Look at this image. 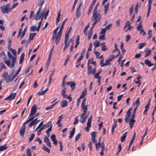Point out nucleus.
I'll list each match as a JSON object with an SVG mask.
<instances>
[{
    "instance_id": "32",
    "label": "nucleus",
    "mask_w": 156,
    "mask_h": 156,
    "mask_svg": "<svg viewBox=\"0 0 156 156\" xmlns=\"http://www.w3.org/2000/svg\"><path fill=\"white\" fill-rule=\"evenodd\" d=\"M146 45V43L145 42H144L143 43H140L138 44V48L139 49H142Z\"/></svg>"
},
{
    "instance_id": "46",
    "label": "nucleus",
    "mask_w": 156,
    "mask_h": 156,
    "mask_svg": "<svg viewBox=\"0 0 156 156\" xmlns=\"http://www.w3.org/2000/svg\"><path fill=\"white\" fill-rule=\"evenodd\" d=\"M82 60L78 59L77 60V61L76 62V68H78L80 65V63H81V61Z\"/></svg>"
},
{
    "instance_id": "12",
    "label": "nucleus",
    "mask_w": 156,
    "mask_h": 156,
    "mask_svg": "<svg viewBox=\"0 0 156 156\" xmlns=\"http://www.w3.org/2000/svg\"><path fill=\"white\" fill-rule=\"evenodd\" d=\"M67 84L70 86L72 90H74L75 88V83L72 82H67Z\"/></svg>"
},
{
    "instance_id": "26",
    "label": "nucleus",
    "mask_w": 156,
    "mask_h": 156,
    "mask_svg": "<svg viewBox=\"0 0 156 156\" xmlns=\"http://www.w3.org/2000/svg\"><path fill=\"white\" fill-rule=\"evenodd\" d=\"M42 148L44 151H47L48 153H50V149L44 145H43Z\"/></svg>"
},
{
    "instance_id": "24",
    "label": "nucleus",
    "mask_w": 156,
    "mask_h": 156,
    "mask_svg": "<svg viewBox=\"0 0 156 156\" xmlns=\"http://www.w3.org/2000/svg\"><path fill=\"white\" fill-rule=\"evenodd\" d=\"M51 121H49V122H48V123H47V124L44 125V126H43L42 127H41L40 129L39 130H40V131H41H41L44 128V126H46L45 128L48 127L51 124Z\"/></svg>"
},
{
    "instance_id": "29",
    "label": "nucleus",
    "mask_w": 156,
    "mask_h": 156,
    "mask_svg": "<svg viewBox=\"0 0 156 156\" xmlns=\"http://www.w3.org/2000/svg\"><path fill=\"white\" fill-rule=\"evenodd\" d=\"M6 56L5 55V52L3 51L0 53V57L5 59L6 58Z\"/></svg>"
},
{
    "instance_id": "57",
    "label": "nucleus",
    "mask_w": 156,
    "mask_h": 156,
    "mask_svg": "<svg viewBox=\"0 0 156 156\" xmlns=\"http://www.w3.org/2000/svg\"><path fill=\"white\" fill-rule=\"evenodd\" d=\"M7 55H8V57L9 58H11L12 59L13 58H16L13 57V56L11 55V53L9 51H8L7 52Z\"/></svg>"
},
{
    "instance_id": "21",
    "label": "nucleus",
    "mask_w": 156,
    "mask_h": 156,
    "mask_svg": "<svg viewBox=\"0 0 156 156\" xmlns=\"http://www.w3.org/2000/svg\"><path fill=\"white\" fill-rule=\"evenodd\" d=\"M109 3H108L104 5L105 8L104 13L105 14H106L107 12L108 9Z\"/></svg>"
},
{
    "instance_id": "36",
    "label": "nucleus",
    "mask_w": 156,
    "mask_h": 156,
    "mask_svg": "<svg viewBox=\"0 0 156 156\" xmlns=\"http://www.w3.org/2000/svg\"><path fill=\"white\" fill-rule=\"evenodd\" d=\"M59 144L60 151L62 152L63 149V145H62V141H58Z\"/></svg>"
},
{
    "instance_id": "11",
    "label": "nucleus",
    "mask_w": 156,
    "mask_h": 156,
    "mask_svg": "<svg viewBox=\"0 0 156 156\" xmlns=\"http://www.w3.org/2000/svg\"><path fill=\"white\" fill-rule=\"evenodd\" d=\"M62 34H61L58 33L55 39V42L56 43V45L60 41Z\"/></svg>"
},
{
    "instance_id": "63",
    "label": "nucleus",
    "mask_w": 156,
    "mask_h": 156,
    "mask_svg": "<svg viewBox=\"0 0 156 156\" xmlns=\"http://www.w3.org/2000/svg\"><path fill=\"white\" fill-rule=\"evenodd\" d=\"M138 4H136L134 8V10L135 12L136 13H137L138 10Z\"/></svg>"
},
{
    "instance_id": "25",
    "label": "nucleus",
    "mask_w": 156,
    "mask_h": 156,
    "mask_svg": "<svg viewBox=\"0 0 156 156\" xmlns=\"http://www.w3.org/2000/svg\"><path fill=\"white\" fill-rule=\"evenodd\" d=\"M79 41H80V36L78 35L77 36V37H76V44L74 46V47L75 48H77V46L80 43Z\"/></svg>"
},
{
    "instance_id": "20",
    "label": "nucleus",
    "mask_w": 156,
    "mask_h": 156,
    "mask_svg": "<svg viewBox=\"0 0 156 156\" xmlns=\"http://www.w3.org/2000/svg\"><path fill=\"white\" fill-rule=\"evenodd\" d=\"M25 56V54L24 53H23L21 54L20 57V64H21L23 63L24 58Z\"/></svg>"
},
{
    "instance_id": "33",
    "label": "nucleus",
    "mask_w": 156,
    "mask_h": 156,
    "mask_svg": "<svg viewBox=\"0 0 156 156\" xmlns=\"http://www.w3.org/2000/svg\"><path fill=\"white\" fill-rule=\"evenodd\" d=\"M45 2V0H39V1L37 4L38 6H42L44 4Z\"/></svg>"
},
{
    "instance_id": "5",
    "label": "nucleus",
    "mask_w": 156,
    "mask_h": 156,
    "mask_svg": "<svg viewBox=\"0 0 156 156\" xmlns=\"http://www.w3.org/2000/svg\"><path fill=\"white\" fill-rule=\"evenodd\" d=\"M92 119V116L91 115L89 118L88 119L87 123V127L84 128V130L87 131V132H89V129L91 126V121Z\"/></svg>"
},
{
    "instance_id": "18",
    "label": "nucleus",
    "mask_w": 156,
    "mask_h": 156,
    "mask_svg": "<svg viewBox=\"0 0 156 156\" xmlns=\"http://www.w3.org/2000/svg\"><path fill=\"white\" fill-rule=\"evenodd\" d=\"M90 64V61L89 60L88 61L87 63V65L88 66L87 67V73L88 75H89L91 71L92 70V66H89V65Z\"/></svg>"
},
{
    "instance_id": "49",
    "label": "nucleus",
    "mask_w": 156,
    "mask_h": 156,
    "mask_svg": "<svg viewBox=\"0 0 156 156\" xmlns=\"http://www.w3.org/2000/svg\"><path fill=\"white\" fill-rule=\"evenodd\" d=\"M78 0H75L74 3L73 5V7H72V9L71 10V12H73L74 10L76 5V4L77 2L78 1Z\"/></svg>"
},
{
    "instance_id": "16",
    "label": "nucleus",
    "mask_w": 156,
    "mask_h": 156,
    "mask_svg": "<svg viewBox=\"0 0 156 156\" xmlns=\"http://www.w3.org/2000/svg\"><path fill=\"white\" fill-rule=\"evenodd\" d=\"M144 63L146 65H147L148 67H151L154 65V64L152 63L148 59L145 60Z\"/></svg>"
},
{
    "instance_id": "9",
    "label": "nucleus",
    "mask_w": 156,
    "mask_h": 156,
    "mask_svg": "<svg viewBox=\"0 0 156 156\" xmlns=\"http://www.w3.org/2000/svg\"><path fill=\"white\" fill-rule=\"evenodd\" d=\"M25 129L26 126H24L22 125L20 129L19 133L20 135L22 137H23L24 136V133L25 131Z\"/></svg>"
},
{
    "instance_id": "60",
    "label": "nucleus",
    "mask_w": 156,
    "mask_h": 156,
    "mask_svg": "<svg viewBox=\"0 0 156 156\" xmlns=\"http://www.w3.org/2000/svg\"><path fill=\"white\" fill-rule=\"evenodd\" d=\"M106 28H102L101 29V31L100 33V34H105V33L106 32Z\"/></svg>"
},
{
    "instance_id": "55",
    "label": "nucleus",
    "mask_w": 156,
    "mask_h": 156,
    "mask_svg": "<svg viewBox=\"0 0 156 156\" xmlns=\"http://www.w3.org/2000/svg\"><path fill=\"white\" fill-rule=\"evenodd\" d=\"M81 136V134L80 133H78L76 136L75 138V141H77L80 138Z\"/></svg>"
},
{
    "instance_id": "58",
    "label": "nucleus",
    "mask_w": 156,
    "mask_h": 156,
    "mask_svg": "<svg viewBox=\"0 0 156 156\" xmlns=\"http://www.w3.org/2000/svg\"><path fill=\"white\" fill-rule=\"evenodd\" d=\"M107 49L106 46L105 45L102 46L101 50L103 51H105Z\"/></svg>"
},
{
    "instance_id": "3",
    "label": "nucleus",
    "mask_w": 156,
    "mask_h": 156,
    "mask_svg": "<svg viewBox=\"0 0 156 156\" xmlns=\"http://www.w3.org/2000/svg\"><path fill=\"white\" fill-rule=\"evenodd\" d=\"M86 98H83L81 104V109L83 110V113L80 115V118H82L86 113L87 110V106L85 105Z\"/></svg>"
},
{
    "instance_id": "47",
    "label": "nucleus",
    "mask_w": 156,
    "mask_h": 156,
    "mask_svg": "<svg viewBox=\"0 0 156 156\" xmlns=\"http://www.w3.org/2000/svg\"><path fill=\"white\" fill-rule=\"evenodd\" d=\"M99 38L100 40H105V34H103L102 35H100L99 37Z\"/></svg>"
},
{
    "instance_id": "1",
    "label": "nucleus",
    "mask_w": 156,
    "mask_h": 156,
    "mask_svg": "<svg viewBox=\"0 0 156 156\" xmlns=\"http://www.w3.org/2000/svg\"><path fill=\"white\" fill-rule=\"evenodd\" d=\"M10 4H7L5 5H4L3 6H1L0 7V9H1L2 13L4 14L5 13H8L11 12V9L10 8Z\"/></svg>"
},
{
    "instance_id": "53",
    "label": "nucleus",
    "mask_w": 156,
    "mask_h": 156,
    "mask_svg": "<svg viewBox=\"0 0 156 156\" xmlns=\"http://www.w3.org/2000/svg\"><path fill=\"white\" fill-rule=\"evenodd\" d=\"M65 41H67L69 39V35L68 33H66L65 34Z\"/></svg>"
},
{
    "instance_id": "31",
    "label": "nucleus",
    "mask_w": 156,
    "mask_h": 156,
    "mask_svg": "<svg viewBox=\"0 0 156 156\" xmlns=\"http://www.w3.org/2000/svg\"><path fill=\"white\" fill-rule=\"evenodd\" d=\"M133 108H129L128 111L126 112V116L128 117H129L131 115V111L133 110Z\"/></svg>"
},
{
    "instance_id": "45",
    "label": "nucleus",
    "mask_w": 156,
    "mask_h": 156,
    "mask_svg": "<svg viewBox=\"0 0 156 156\" xmlns=\"http://www.w3.org/2000/svg\"><path fill=\"white\" fill-rule=\"evenodd\" d=\"M27 27H26L24 29L23 33H22V35L20 37V38L21 39L23 37H24V36L25 35V33H26V32L27 31Z\"/></svg>"
},
{
    "instance_id": "38",
    "label": "nucleus",
    "mask_w": 156,
    "mask_h": 156,
    "mask_svg": "<svg viewBox=\"0 0 156 156\" xmlns=\"http://www.w3.org/2000/svg\"><path fill=\"white\" fill-rule=\"evenodd\" d=\"M16 61V58H13L12 59V61L11 62V64L10 65L11 66L12 68H13L15 65V63Z\"/></svg>"
},
{
    "instance_id": "62",
    "label": "nucleus",
    "mask_w": 156,
    "mask_h": 156,
    "mask_svg": "<svg viewBox=\"0 0 156 156\" xmlns=\"http://www.w3.org/2000/svg\"><path fill=\"white\" fill-rule=\"evenodd\" d=\"M112 25V23H109L108 25L106 26L105 28L106 29V30H109Z\"/></svg>"
},
{
    "instance_id": "41",
    "label": "nucleus",
    "mask_w": 156,
    "mask_h": 156,
    "mask_svg": "<svg viewBox=\"0 0 156 156\" xmlns=\"http://www.w3.org/2000/svg\"><path fill=\"white\" fill-rule=\"evenodd\" d=\"M95 3L94 2H92L90 6L89 9V12H91L92 10V9L93 8V7L95 4Z\"/></svg>"
},
{
    "instance_id": "44",
    "label": "nucleus",
    "mask_w": 156,
    "mask_h": 156,
    "mask_svg": "<svg viewBox=\"0 0 156 156\" xmlns=\"http://www.w3.org/2000/svg\"><path fill=\"white\" fill-rule=\"evenodd\" d=\"M27 154L28 156H31V152L30 148H28L27 149Z\"/></svg>"
},
{
    "instance_id": "4",
    "label": "nucleus",
    "mask_w": 156,
    "mask_h": 156,
    "mask_svg": "<svg viewBox=\"0 0 156 156\" xmlns=\"http://www.w3.org/2000/svg\"><path fill=\"white\" fill-rule=\"evenodd\" d=\"M2 76L4 78L6 82L9 83L11 82V77L9 75L7 72H5L2 75Z\"/></svg>"
},
{
    "instance_id": "27",
    "label": "nucleus",
    "mask_w": 156,
    "mask_h": 156,
    "mask_svg": "<svg viewBox=\"0 0 156 156\" xmlns=\"http://www.w3.org/2000/svg\"><path fill=\"white\" fill-rule=\"evenodd\" d=\"M89 23H88L83 30V33L86 36L87 35V30L89 28Z\"/></svg>"
},
{
    "instance_id": "37",
    "label": "nucleus",
    "mask_w": 156,
    "mask_h": 156,
    "mask_svg": "<svg viewBox=\"0 0 156 156\" xmlns=\"http://www.w3.org/2000/svg\"><path fill=\"white\" fill-rule=\"evenodd\" d=\"M40 13L37 12L35 17L34 19L35 20H37L40 19L41 16H40Z\"/></svg>"
},
{
    "instance_id": "13",
    "label": "nucleus",
    "mask_w": 156,
    "mask_h": 156,
    "mask_svg": "<svg viewBox=\"0 0 156 156\" xmlns=\"http://www.w3.org/2000/svg\"><path fill=\"white\" fill-rule=\"evenodd\" d=\"M81 9L77 8L76 12V18H78L81 15Z\"/></svg>"
},
{
    "instance_id": "17",
    "label": "nucleus",
    "mask_w": 156,
    "mask_h": 156,
    "mask_svg": "<svg viewBox=\"0 0 156 156\" xmlns=\"http://www.w3.org/2000/svg\"><path fill=\"white\" fill-rule=\"evenodd\" d=\"M36 33H30L29 34V36L28 38V40L30 41L33 40L34 36L36 35Z\"/></svg>"
},
{
    "instance_id": "51",
    "label": "nucleus",
    "mask_w": 156,
    "mask_h": 156,
    "mask_svg": "<svg viewBox=\"0 0 156 156\" xmlns=\"http://www.w3.org/2000/svg\"><path fill=\"white\" fill-rule=\"evenodd\" d=\"M70 56L69 55H68L66 56V58L65 61V63L64 64V66H66L67 64V62L69 61V58Z\"/></svg>"
},
{
    "instance_id": "30",
    "label": "nucleus",
    "mask_w": 156,
    "mask_h": 156,
    "mask_svg": "<svg viewBox=\"0 0 156 156\" xmlns=\"http://www.w3.org/2000/svg\"><path fill=\"white\" fill-rule=\"evenodd\" d=\"M85 52V50L84 48L82 49V52L81 53V55L79 59L82 60L84 56V53Z\"/></svg>"
},
{
    "instance_id": "19",
    "label": "nucleus",
    "mask_w": 156,
    "mask_h": 156,
    "mask_svg": "<svg viewBox=\"0 0 156 156\" xmlns=\"http://www.w3.org/2000/svg\"><path fill=\"white\" fill-rule=\"evenodd\" d=\"M87 94V89H85L82 92L81 94L80 95V98H82L85 96Z\"/></svg>"
},
{
    "instance_id": "35",
    "label": "nucleus",
    "mask_w": 156,
    "mask_h": 156,
    "mask_svg": "<svg viewBox=\"0 0 156 156\" xmlns=\"http://www.w3.org/2000/svg\"><path fill=\"white\" fill-rule=\"evenodd\" d=\"M126 133H127L126 132L123 134V136L121 137L120 140L121 142H123L125 140L126 137Z\"/></svg>"
},
{
    "instance_id": "8",
    "label": "nucleus",
    "mask_w": 156,
    "mask_h": 156,
    "mask_svg": "<svg viewBox=\"0 0 156 156\" xmlns=\"http://www.w3.org/2000/svg\"><path fill=\"white\" fill-rule=\"evenodd\" d=\"M44 141L46 143L47 145L50 148L51 147L50 141L49 138L46 136L44 135Z\"/></svg>"
},
{
    "instance_id": "14",
    "label": "nucleus",
    "mask_w": 156,
    "mask_h": 156,
    "mask_svg": "<svg viewBox=\"0 0 156 156\" xmlns=\"http://www.w3.org/2000/svg\"><path fill=\"white\" fill-rule=\"evenodd\" d=\"M75 127H74L73 128V129L70 131V132H69L70 136L69 137V138L71 139L73 137V136L75 133Z\"/></svg>"
},
{
    "instance_id": "7",
    "label": "nucleus",
    "mask_w": 156,
    "mask_h": 156,
    "mask_svg": "<svg viewBox=\"0 0 156 156\" xmlns=\"http://www.w3.org/2000/svg\"><path fill=\"white\" fill-rule=\"evenodd\" d=\"M37 111V107L36 105H34L31 108L30 112L29 114V116L34 115Z\"/></svg>"
},
{
    "instance_id": "39",
    "label": "nucleus",
    "mask_w": 156,
    "mask_h": 156,
    "mask_svg": "<svg viewBox=\"0 0 156 156\" xmlns=\"http://www.w3.org/2000/svg\"><path fill=\"white\" fill-rule=\"evenodd\" d=\"M100 44V42L98 41H96L94 42V45L95 47H98L99 46Z\"/></svg>"
},
{
    "instance_id": "23",
    "label": "nucleus",
    "mask_w": 156,
    "mask_h": 156,
    "mask_svg": "<svg viewBox=\"0 0 156 156\" xmlns=\"http://www.w3.org/2000/svg\"><path fill=\"white\" fill-rule=\"evenodd\" d=\"M135 122V119H130L129 125L130 128H132L134 126V123Z\"/></svg>"
},
{
    "instance_id": "40",
    "label": "nucleus",
    "mask_w": 156,
    "mask_h": 156,
    "mask_svg": "<svg viewBox=\"0 0 156 156\" xmlns=\"http://www.w3.org/2000/svg\"><path fill=\"white\" fill-rule=\"evenodd\" d=\"M151 50L150 49H149V50H148L146 51V52H145L146 55H145V57H146L147 56L150 55H151Z\"/></svg>"
},
{
    "instance_id": "54",
    "label": "nucleus",
    "mask_w": 156,
    "mask_h": 156,
    "mask_svg": "<svg viewBox=\"0 0 156 156\" xmlns=\"http://www.w3.org/2000/svg\"><path fill=\"white\" fill-rule=\"evenodd\" d=\"M81 118V119H80L79 121L80 123H83L86 121V119L84 117H83L82 118Z\"/></svg>"
},
{
    "instance_id": "15",
    "label": "nucleus",
    "mask_w": 156,
    "mask_h": 156,
    "mask_svg": "<svg viewBox=\"0 0 156 156\" xmlns=\"http://www.w3.org/2000/svg\"><path fill=\"white\" fill-rule=\"evenodd\" d=\"M67 20V19L66 18L64 21L62 22V25H61V27L60 28V29L58 33L62 34V30L63 29L64 24H65V23L66 22Z\"/></svg>"
},
{
    "instance_id": "43",
    "label": "nucleus",
    "mask_w": 156,
    "mask_h": 156,
    "mask_svg": "<svg viewBox=\"0 0 156 156\" xmlns=\"http://www.w3.org/2000/svg\"><path fill=\"white\" fill-rule=\"evenodd\" d=\"M37 27L36 26H32L30 27V30L31 31H37Z\"/></svg>"
},
{
    "instance_id": "22",
    "label": "nucleus",
    "mask_w": 156,
    "mask_h": 156,
    "mask_svg": "<svg viewBox=\"0 0 156 156\" xmlns=\"http://www.w3.org/2000/svg\"><path fill=\"white\" fill-rule=\"evenodd\" d=\"M67 105V101L66 100H64L61 102V106L62 107H66Z\"/></svg>"
},
{
    "instance_id": "48",
    "label": "nucleus",
    "mask_w": 156,
    "mask_h": 156,
    "mask_svg": "<svg viewBox=\"0 0 156 156\" xmlns=\"http://www.w3.org/2000/svg\"><path fill=\"white\" fill-rule=\"evenodd\" d=\"M116 126L115 125V124H113L112 126V128H111V132L112 133V134H113L114 132V129L115 128Z\"/></svg>"
},
{
    "instance_id": "2",
    "label": "nucleus",
    "mask_w": 156,
    "mask_h": 156,
    "mask_svg": "<svg viewBox=\"0 0 156 156\" xmlns=\"http://www.w3.org/2000/svg\"><path fill=\"white\" fill-rule=\"evenodd\" d=\"M101 17V15L100 13H93L91 20L94 21V23L96 24L97 22H100Z\"/></svg>"
},
{
    "instance_id": "10",
    "label": "nucleus",
    "mask_w": 156,
    "mask_h": 156,
    "mask_svg": "<svg viewBox=\"0 0 156 156\" xmlns=\"http://www.w3.org/2000/svg\"><path fill=\"white\" fill-rule=\"evenodd\" d=\"M135 135H136V133H135V132L133 134V136L132 137V138L130 140L129 147L127 148V151H128L130 149V148L131 146L132 145V144L133 143V142L134 141V140L135 139Z\"/></svg>"
},
{
    "instance_id": "28",
    "label": "nucleus",
    "mask_w": 156,
    "mask_h": 156,
    "mask_svg": "<svg viewBox=\"0 0 156 156\" xmlns=\"http://www.w3.org/2000/svg\"><path fill=\"white\" fill-rule=\"evenodd\" d=\"M8 148V147L6 144L0 146V151H2L6 150Z\"/></svg>"
},
{
    "instance_id": "52",
    "label": "nucleus",
    "mask_w": 156,
    "mask_h": 156,
    "mask_svg": "<svg viewBox=\"0 0 156 156\" xmlns=\"http://www.w3.org/2000/svg\"><path fill=\"white\" fill-rule=\"evenodd\" d=\"M110 62L108 59L106 60L105 61V64H103V65L102 66V67H104L107 66L109 64Z\"/></svg>"
},
{
    "instance_id": "50",
    "label": "nucleus",
    "mask_w": 156,
    "mask_h": 156,
    "mask_svg": "<svg viewBox=\"0 0 156 156\" xmlns=\"http://www.w3.org/2000/svg\"><path fill=\"white\" fill-rule=\"evenodd\" d=\"M35 136V134L34 133H32L31 134L30 137L29 138V141L31 142Z\"/></svg>"
},
{
    "instance_id": "56",
    "label": "nucleus",
    "mask_w": 156,
    "mask_h": 156,
    "mask_svg": "<svg viewBox=\"0 0 156 156\" xmlns=\"http://www.w3.org/2000/svg\"><path fill=\"white\" fill-rule=\"evenodd\" d=\"M133 5L132 6H131L129 9V14L130 15H131L133 12Z\"/></svg>"
},
{
    "instance_id": "6",
    "label": "nucleus",
    "mask_w": 156,
    "mask_h": 156,
    "mask_svg": "<svg viewBox=\"0 0 156 156\" xmlns=\"http://www.w3.org/2000/svg\"><path fill=\"white\" fill-rule=\"evenodd\" d=\"M16 95V93H11L8 97L4 99V100L11 101L15 98Z\"/></svg>"
},
{
    "instance_id": "64",
    "label": "nucleus",
    "mask_w": 156,
    "mask_h": 156,
    "mask_svg": "<svg viewBox=\"0 0 156 156\" xmlns=\"http://www.w3.org/2000/svg\"><path fill=\"white\" fill-rule=\"evenodd\" d=\"M10 50L12 52L13 55H14V56L16 55V51L15 50L11 48V49Z\"/></svg>"
},
{
    "instance_id": "61",
    "label": "nucleus",
    "mask_w": 156,
    "mask_h": 156,
    "mask_svg": "<svg viewBox=\"0 0 156 156\" xmlns=\"http://www.w3.org/2000/svg\"><path fill=\"white\" fill-rule=\"evenodd\" d=\"M5 63L9 67H11L10 61L9 60L4 61Z\"/></svg>"
},
{
    "instance_id": "42",
    "label": "nucleus",
    "mask_w": 156,
    "mask_h": 156,
    "mask_svg": "<svg viewBox=\"0 0 156 156\" xmlns=\"http://www.w3.org/2000/svg\"><path fill=\"white\" fill-rule=\"evenodd\" d=\"M35 120L34 119L29 124V126L30 127H32L33 125H36V122H35Z\"/></svg>"
},
{
    "instance_id": "59",
    "label": "nucleus",
    "mask_w": 156,
    "mask_h": 156,
    "mask_svg": "<svg viewBox=\"0 0 156 156\" xmlns=\"http://www.w3.org/2000/svg\"><path fill=\"white\" fill-rule=\"evenodd\" d=\"M151 32L152 31L151 30H149L148 32V37H147V38H151V36H152V34H151Z\"/></svg>"
},
{
    "instance_id": "34",
    "label": "nucleus",
    "mask_w": 156,
    "mask_h": 156,
    "mask_svg": "<svg viewBox=\"0 0 156 156\" xmlns=\"http://www.w3.org/2000/svg\"><path fill=\"white\" fill-rule=\"evenodd\" d=\"M99 4V3H98L95 5V7H94V9L93 10V13H98V12H97V9L98 8Z\"/></svg>"
}]
</instances>
